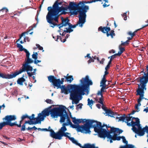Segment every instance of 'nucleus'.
Returning <instances> with one entry per match:
<instances>
[{
    "label": "nucleus",
    "mask_w": 148,
    "mask_h": 148,
    "mask_svg": "<svg viewBox=\"0 0 148 148\" xmlns=\"http://www.w3.org/2000/svg\"><path fill=\"white\" fill-rule=\"evenodd\" d=\"M69 20L67 18H62L61 23L58 25V28L60 29H62L61 28L63 26H68L67 28L69 31H67V32H69V33L72 32L73 31L72 28H75L78 24H77L76 25H72L71 23H69Z\"/></svg>",
    "instance_id": "0eeeda50"
},
{
    "label": "nucleus",
    "mask_w": 148,
    "mask_h": 148,
    "mask_svg": "<svg viewBox=\"0 0 148 148\" xmlns=\"http://www.w3.org/2000/svg\"><path fill=\"white\" fill-rule=\"evenodd\" d=\"M127 126H132V130L133 132L135 133H137L138 132V128L139 129H140L141 128V125L140 124V120L138 118H136L135 122L132 120L131 122L129 123L127 122Z\"/></svg>",
    "instance_id": "ddd939ff"
},
{
    "label": "nucleus",
    "mask_w": 148,
    "mask_h": 148,
    "mask_svg": "<svg viewBox=\"0 0 148 148\" xmlns=\"http://www.w3.org/2000/svg\"><path fill=\"white\" fill-rule=\"evenodd\" d=\"M39 12H40V11H38L37 12V14L36 15V21H37V23H36V24H38V14L39 13Z\"/></svg>",
    "instance_id": "0e129e2a"
},
{
    "label": "nucleus",
    "mask_w": 148,
    "mask_h": 148,
    "mask_svg": "<svg viewBox=\"0 0 148 148\" xmlns=\"http://www.w3.org/2000/svg\"><path fill=\"white\" fill-rule=\"evenodd\" d=\"M38 54L37 52H34V53L32 55V58L34 59V60H37L38 58Z\"/></svg>",
    "instance_id": "79ce46f5"
},
{
    "label": "nucleus",
    "mask_w": 148,
    "mask_h": 148,
    "mask_svg": "<svg viewBox=\"0 0 148 148\" xmlns=\"http://www.w3.org/2000/svg\"><path fill=\"white\" fill-rule=\"evenodd\" d=\"M48 80L52 83L54 86L57 87V88H59L61 84H63L64 82V78H62L61 80L60 79H56V77L54 76L50 75L48 77Z\"/></svg>",
    "instance_id": "f8f14e48"
},
{
    "label": "nucleus",
    "mask_w": 148,
    "mask_h": 148,
    "mask_svg": "<svg viewBox=\"0 0 148 148\" xmlns=\"http://www.w3.org/2000/svg\"><path fill=\"white\" fill-rule=\"evenodd\" d=\"M79 10H68L67 11L65 10L66 11H69V12L70 13L71 15H77L79 13Z\"/></svg>",
    "instance_id": "c85d7f7f"
},
{
    "label": "nucleus",
    "mask_w": 148,
    "mask_h": 148,
    "mask_svg": "<svg viewBox=\"0 0 148 148\" xmlns=\"http://www.w3.org/2000/svg\"><path fill=\"white\" fill-rule=\"evenodd\" d=\"M120 148H135V146L132 145L128 144L126 145L121 146Z\"/></svg>",
    "instance_id": "e433bc0d"
},
{
    "label": "nucleus",
    "mask_w": 148,
    "mask_h": 148,
    "mask_svg": "<svg viewBox=\"0 0 148 148\" xmlns=\"http://www.w3.org/2000/svg\"><path fill=\"white\" fill-rule=\"evenodd\" d=\"M28 115L27 114H25V115H23V116H22L21 118L22 120H23L25 118H28Z\"/></svg>",
    "instance_id": "69168bd1"
},
{
    "label": "nucleus",
    "mask_w": 148,
    "mask_h": 148,
    "mask_svg": "<svg viewBox=\"0 0 148 148\" xmlns=\"http://www.w3.org/2000/svg\"><path fill=\"white\" fill-rule=\"evenodd\" d=\"M36 46L37 48H38L39 50H42V52H44V50H43V48L41 46L38 44H36Z\"/></svg>",
    "instance_id": "6e6d98bb"
},
{
    "label": "nucleus",
    "mask_w": 148,
    "mask_h": 148,
    "mask_svg": "<svg viewBox=\"0 0 148 148\" xmlns=\"http://www.w3.org/2000/svg\"><path fill=\"white\" fill-rule=\"evenodd\" d=\"M123 132V130L119 128L111 127L110 133L112 138H111L110 139V143H112V140H121V137L118 136L121 133Z\"/></svg>",
    "instance_id": "6e6552de"
},
{
    "label": "nucleus",
    "mask_w": 148,
    "mask_h": 148,
    "mask_svg": "<svg viewBox=\"0 0 148 148\" xmlns=\"http://www.w3.org/2000/svg\"><path fill=\"white\" fill-rule=\"evenodd\" d=\"M147 73H144V76H143L141 77H140V79H142L148 81V65L147 66L146 68Z\"/></svg>",
    "instance_id": "c756f323"
},
{
    "label": "nucleus",
    "mask_w": 148,
    "mask_h": 148,
    "mask_svg": "<svg viewBox=\"0 0 148 148\" xmlns=\"http://www.w3.org/2000/svg\"><path fill=\"white\" fill-rule=\"evenodd\" d=\"M138 132L136 133L137 134L140 136H142L144 135L145 133V130H143V128L142 129L141 127L140 129H139L138 128Z\"/></svg>",
    "instance_id": "7c9ffc66"
},
{
    "label": "nucleus",
    "mask_w": 148,
    "mask_h": 148,
    "mask_svg": "<svg viewBox=\"0 0 148 148\" xmlns=\"http://www.w3.org/2000/svg\"><path fill=\"white\" fill-rule=\"evenodd\" d=\"M143 95H140V97H139V98L137 100V101L138 103V104H136L135 106V109L136 110V111L137 112H139L140 110L139 107L141 106V103H140L141 101L143 100Z\"/></svg>",
    "instance_id": "aec40b11"
},
{
    "label": "nucleus",
    "mask_w": 148,
    "mask_h": 148,
    "mask_svg": "<svg viewBox=\"0 0 148 148\" xmlns=\"http://www.w3.org/2000/svg\"><path fill=\"white\" fill-rule=\"evenodd\" d=\"M121 137V138L122 139L123 142L125 144H127L128 143V142L127 140H126L124 136H122Z\"/></svg>",
    "instance_id": "5fc2aeb1"
},
{
    "label": "nucleus",
    "mask_w": 148,
    "mask_h": 148,
    "mask_svg": "<svg viewBox=\"0 0 148 148\" xmlns=\"http://www.w3.org/2000/svg\"><path fill=\"white\" fill-rule=\"evenodd\" d=\"M143 130H145V132H146L148 135V126H146L145 127L143 128Z\"/></svg>",
    "instance_id": "774afa93"
},
{
    "label": "nucleus",
    "mask_w": 148,
    "mask_h": 148,
    "mask_svg": "<svg viewBox=\"0 0 148 148\" xmlns=\"http://www.w3.org/2000/svg\"><path fill=\"white\" fill-rule=\"evenodd\" d=\"M128 12V14H129V12H125L123 14H122V16L123 17L125 16L124 17V19L125 20H126L127 19V12Z\"/></svg>",
    "instance_id": "13d9d810"
},
{
    "label": "nucleus",
    "mask_w": 148,
    "mask_h": 148,
    "mask_svg": "<svg viewBox=\"0 0 148 148\" xmlns=\"http://www.w3.org/2000/svg\"><path fill=\"white\" fill-rule=\"evenodd\" d=\"M102 0H90V1H86V3H91L93 2H95L96 1H102Z\"/></svg>",
    "instance_id": "864d4df0"
},
{
    "label": "nucleus",
    "mask_w": 148,
    "mask_h": 148,
    "mask_svg": "<svg viewBox=\"0 0 148 148\" xmlns=\"http://www.w3.org/2000/svg\"><path fill=\"white\" fill-rule=\"evenodd\" d=\"M16 76H17V75L16 72L10 74H3L0 73V77H1L3 78L4 79H12L15 77Z\"/></svg>",
    "instance_id": "a211bd4d"
},
{
    "label": "nucleus",
    "mask_w": 148,
    "mask_h": 148,
    "mask_svg": "<svg viewBox=\"0 0 148 148\" xmlns=\"http://www.w3.org/2000/svg\"><path fill=\"white\" fill-rule=\"evenodd\" d=\"M140 84L138 85V89L136 90L137 93L136 95H139L140 97V95H143V99H145V100H147V98H145L144 97V90H146L147 89L146 88L147 84L148 82V81L140 79Z\"/></svg>",
    "instance_id": "423d86ee"
},
{
    "label": "nucleus",
    "mask_w": 148,
    "mask_h": 148,
    "mask_svg": "<svg viewBox=\"0 0 148 148\" xmlns=\"http://www.w3.org/2000/svg\"><path fill=\"white\" fill-rule=\"evenodd\" d=\"M79 84H71L70 86V99H74L75 103H78L82 98V95H88L90 91V87L93 84V82L89 79L88 75L82 78L80 80Z\"/></svg>",
    "instance_id": "f257e3e1"
},
{
    "label": "nucleus",
    "mask_w": 148,
    "mask_h": 148,
    "mask_svg": "<svg viewBox=\"0 0 148 148\" xmlns=\"http://www.w3.org/2000/svg\"><path fill=\"white\" fill-rule=\"evenodd\" d=\"M86 21V18L83 17H79L78 24L79 26L81 27L83 26L84 24Z\"/></svg>",
    "instance_id": "5701e85b"
},
{
    "label": "nucleus",
    "mask_w": 148,
    "mask_h": 148,
    "mask_svg": "<svg viewBox=\"0 0 148 148\" xmlns=\"http://www.w3.org/2000/svg\"><path fill=\"white\" fill-rule=\"evenodd\" d=\"M121 46L122 45H120L119 46V51L118 52V53H117V54H118L119 56H120L125 50L124 48L122 47Z\"/></svg>",
    "instance_id": "c9c22d12"
},
{
    "label": "nucleus",
    "mask_w": 148,
    "mask_h": 148,
    "mask_svg": "<svg viewBox=\"0 0 148 148\" xmlns=\"http://www.w3.org/2000/svg\"><path fill=\"white\" fill-rule=\"evenodd\" d=\"M115 116V118H116V119H119L118 121H122L123 122H125L126 123L127 122H129L131 121V117L130 116H126L125 114L123 115L122 116L120 117L117 116Z\"/></svg>",
    "instance_id": "dca6fc26"
},
{
    "label": "nucleus",
    "mask_w": 148,
    "mask_h": 148,
    "mask_svg": "<svg viewBox=\"0 0 148 148\" xmlns=\"http://www.w3.org/2000/svg\"><path fill=\"white\" fill-rule=\"evenodd\" d=\"M49 12L46 16V19L48 23H51V20L58 21L59 16L61 14H65V11L63 10H48Z\"/></svg>",
    "instance_id": "7ed1b4c3"
},
{
    "label": "nucleus",
    "mask_w": 148,
    "mask_h": 148,
    "mask_svg": "<svg viewBox=\"0 0 148 148\" xmlns=\"http://www.w3.org/2000/svg\"><path fill=\"white\" fill-rule=\"evenodd\" d=\"M137 30L136 31L134 32L133 33H132L130 31L128 33V34L130 35L132 37H133L135 35V33L137 32Z\"/></svg>",
    "instance_id": "603ef678"
},
{
    "label": "nucleus",
    "mask_w": 148,
    "mask_h": 148,
    "mask_svg": "<svg viewBox=\"0 0 148 148\" xmlns=\"http://www.w3.org/2000/svg\"><path fill=\"white\" fill-rule=\"evenodd\" d=\"M86 1H82L77 3L73 1L70 2L67 6L68 9H88V6L85 5Z\"/></svg>",
    "instance_id": "20e7f679"
},
{
    "label": "nucleus",
    "mask_w": 148,
    "mask_h": 148,
    "mask_svg": "<svg viewBox=\"0 0 148 148\" xmlns=\"http://www.w3.org/2000/svg\"><path fill=\"white\" fill-rule=\"evenodd\" d=\"M98 31H100L103 33H108V32L110 30V28L107 27H103L100 26L98 29Z\"/></svg>",
    "instance_id": "a878e982"
},
{
    "label": "nucleus",
    "mask_w": 148,
    "mask_h": 148,
    "mask_svg": "<svg viewBox=\"0 0 148 148\" xmlns=\"http://www.w3.org/2000/svg\"><path fill=\"white\" fill-rule=\"evenodd\" d=\"M81 147H81L82 148H95V144H91L89 143L86 144L84 145L83 147L81 146Z\"/></svg>",
    "instance_id": "cd10ccee"
},
{
    "label": "nucleus",
    "mask_w": 148,
    "mask_h": 148,
    "mask_svg": "<svg viewBox=\"0 0 148 148\" xmlns=\"http://www.w3.org/2000/svg\"><path fill=\"white\" fill-rule=\"evenodd\" d=\"M106 80H101V82H100V85H103L105 84L106 82Z\"/></svg>",
    "instance_id": "338daca9"
},
{
    "label": "nucleus",
    "mask_w": 148,
    "mask_h": 148,
    "mask_svg": "<svg viewBox=\"0 0 148 148\" xmlns=\"http://www.w3.org/2000/svg\"><path fill=\"white\" fill-rule=\"evenodd\" d=\"M34 117L35 115L34 114H32L31 116H28V119L30 120H35V119L36 120V118H35Z\"/></svg>",
    "instance_id": "3c124183"
},
{
    "label": "nucleus",
    "mask_w": 148,
    "mask_h": 148,
    "mask_svg": "<svg viewBox=\"0 0 148 148\" xmlns=\"http://www.w3.org/2000/svg\"><path fill=\"white\" fill-rule=\"evenodd\" d=\"M67 31H69L67 29V27H64V30L63 33L62 34V36H64L66 33H69V32H67Z\"/></svg>",
    "instance_id": "de8ad7c7"
},
{
    "label": "nucleus",
    "mask_w": 148,
    "mask_h": 148,
    "mask_svg": "<svg viewBox=\"0 0 148 148\" xmlns=\"http://www.w3.org/2000/svg\"><path fill=\"white\" fill-rule=\"evenodd\" d=\"M57 5L56 4V1L52 7L51 6L48 7L47 9H56L57 7Z\"/></svg>",
    "instance_id": "ea45409f"
},
{
    "label": "nucleus",
    "mask_w": 148,
    "mask_h": 148,
    "mask_svg": "<svg viewBox=\"0 0 148 148\" xmlns=\"http://www.w3.org/2000/svg\"><path fill=\"white\" fill-rule=\"evenodd\" d=\"M79 10V17H83L86 18V13L87 12V10Z\"/></svg>",
    "instance_id": "bb28decb"
},
{
    "label": "nucleus",
    "mask_w": 148,
    "mask_h": 148,
    "mask_svg": "<svg viewBox=\"0 0 148 148\" xmlns=\"http://www.w3.org/2000/svg\"><path fill=\"white\" fill-rule=\"evenodd\" d=\"M27 69H26V70L25 71H26L27 72V73L28 74L29 77H31L32 76V75H35L36 74V72L35 71H34L30 73L29 72V71H27Z\"/></svg>",
    "instance_id": "4c0bfd02"
},
{
    "label": "nucleus",
    "mask_w": 148,
    "mask_h": 148,
    "mask_svg": "<svg viewBox=\"0 0 148 148\" xmlns=\"http://www.w3.org/2000/svg\"><path fill=\"white\" fill-rule=\"evenodd\" d=\"M121 42H122L121 44V45H124L126 44H129V40H127L125 42H122V41H121Z\"/></svg>",
    "instance_id": "680f3d73"
},
{
    "label": "nucleus",
    "mask_w": 148,
    "mask_h": 148,
    "mask_svg": "<svg viewBox=\"0 0 148 148\" xmlns=\"http://www.w3.org/2000/svg\"><path fill=\"white\" fill-rule=\"evenodd\" d=\"M70 125L71 127L73 128H77V130L78 132H79L80 126L79 125H73L72 123V125Z\"/></svg>",
    "instance_id": "a19ab883"
},
{
    "label": "nucleus",
    "mask_w": 148,
    "mask_h": 148,
    "mask_svg": "<svg viewBox=\"0 0 148 148\" xmlns=\"http://www.w3.org/2000/svg\"><path fill=\"white\" fill-rule=\"evenodd\" d=\"M54 21V20H51V23H49L50 24V26L51 27H54L56 25H57L58 27V25H56L55 23L53 22V21ZM59 24H58V25Z\"/></svg>",
    "instance_id": "09e8293b"
},
{
    "label": "nucleus",
    "mask_w": 148,
    "mask_h": 148,
    "mask_svg": "<svg viewBox=\"0 0 148 148\" xmlns=\"http://www.w3.org/2000/svg\"><path fill=\"white\" fill-rule=\"evenodd\" d=\"M105 111L106 114H107L106 115H108L111 117L115 118V116L117 115L116 113H114L110 110L106 109Z\"/></svg>",
    "instance_id": "393cba45"
},
{
    "label": "nucleus",
    "mask_w": 148,
    "mask_h": 148,
    "mask_svg": "<svg viewBox=\"0 0 148 148\" xmlns=\"http://www.w3.org/2000/svg\"><path fill=\"white\" fill-rule=\"evenodd\" d=\"M87 101L88 105L89 106H90V107H91H91L92 106V105L93 104V100L92 99L90 100L89 98H88Z\"/></svg>",
    "instance_id": "58836bf2"
},
{
    "label": "nucleus",
    "mask_w": 148,
    "mask_h": 148,
    "mask_svg": "<svg viewBox=\"0 0 148 148\" xmlns=\"http://www.w3.org/2000/svg\"><path fill=\"white\" fill-rule=\"evenodd\" d=\"M16 119V117L15 115H8L3 118V120L7 121L6 122H10L11 121H15Z\"/></svg>",
    "instance_id": "6ab92c4d"
},
{
    "label": "nucleus",
    "mask_w": 148,
    "mask_h": 148,
    "mask_svg": "<svg viewBox=\"0 0 148 148\" xmlns=\"http://www.w3.org/2000/svg\"><path fill=\"white\" fill-rule=\"evenodd\" d=\"M50 128V127H49L48 129H47V128H38V130H40V131H46V132L49 131H50V130H51V129L49 130Z\"/></svg>",
    "instance_id": "c03bdc74"
},
{
    "label": "nucleus",
    "mask_w": 148,
    "mask_h": 148,
    "mask_svg": "<svg viewBox=\"0 0 148 148\" xmlns=\"http://www.w3.org/2000/svg\"><path fill=\"white\" fill-rule=\"evenodd\" d=\"M66 123L69 124V125H71L72 124V123L71 122V120L70 119H69V116L66 119Z\"/></svg>",
    "instance_id": "052dcab7"
},
{
    "label": "nucleus",
    "mask_w": 148,
    "mask_h": 148,
    "mask_svg": "<svg viewBox=\"0 0 148 148\" xmlns=\"http://www.w3.org/2000/svg\"><path fill=\"white\" fill-rule=\"evenodd\" d=\"M72 121L75 124L78 125L82 122L81 119H76L75 117L72 118Z\"/></svg>",
    "instance_id": "72a5a7b5"
},
{
    "label": "nucleus",
    "mask_w": 148,
    "mask_h": 148,
    "mask_svg": "<svg viewBox=\"0 0 148 148\" xmlns=\"http://www.w3.org/2000/svg\"><path fill=\"white\" fill-rule=\"evenodd\" d=\"M26 53V57L27 58H29L30 56V53L26 49H24V51Z\"/></svg>",
    "instance_id": "4d7b16f0"
},
{
    "label": "nucleus",
    "mask_w": 148,
    "mask_h": 148,
    "mask_svg": "<svg viewBox=\"0 0 148 148\" xmlns=\"http://www.w3.org/2000/svg\"><path fill=\"white\" fill-rule=\"evenodd\" d=\"M47 112L46 111H42L41 113L38 114V116L36 118V121H33L32 120L26 121L25 124L28 123L29 125L36 124L38 123H41V121H43L45 118V114H48Z\"/></svg>",
    "instance_id": "9b49d317"
},
{
    "label": "nucleus",
    "mask_w": 148,
    "mask_h": 148,
    "mask_svg": "<svg viewBox=\"0 0 148 148\" xmlns=\"http://www.w3.org/2000/svg\"><path fill=\"white\" fill-rule=\"evenodd\" d=\"M104 126V125H101L97 129V131L95 132L97 133L99 136L101 138L104 139L107 137V141H109L110 140V139L111 138V134H110V132L107 131L106 129L103 128Z\"/></svg>",
    "instance_id": "1a4fd4ad"
},
{
    "label": "nucleus",
    "mask_w": 148,
    "mask_h": 148,
    "mask_svg": "<svg viewBox=\"0 0 148 148\" xmlns=\"http://www.w3.org/2000/svg\"><path fill=\"white\" fill-rule=\"evenodd\" d=\"M57 38L55 40L56 41H58V39L59 38H60V40H61V41L63 42H65L66 41V38H65L63 39V41H62L61 40V38L60 37V36H59L58 35L57 36Z\"/></svg>",
    "instance_id": "bf43d9fd"
},
{
    "label": "nucleus",
    "mask_w": 148,
    "mask_h": 148,
    "mask_svg": "<svg viewBox=\"0 0 148 148\" xmlns=\"http://www.w3.org/2000/svg\"><path fill=\"white\" fill-rule=\"evenodd\" d=\"M71 85H70L69 86V89L68 90L67 88H66L65 86L62 85L61 86L60 85V86L59 88H61V90L62 92V93H64V94H68L69 93V92H70L69 90H71L70 89V86Z\"/></svg>",
    "instance_id": "b1692460"
},
{
    "label": "nucleus",
    "mask_w": 148,
    "mask_h": 148,
    "mask_svg": "<svg viewBox=\"0 0 148 148\" xmlns=\"http://www.w3.org/2000/svg\"><path fill=\"white\" fill-rule=\"evenodd\" d=\"M24 75L21 78H19L17 81V83L18 84H19L21 85H23V83L25 81V79L23 78L24 77Z\"/></svg>",
    "instance_id": "2f4dec72"
},
{
    "label": "nucleus",
    "mask_w": 148,
    "mask_h": 148,
    "mask_svg": "<svg viewBox=\"0 0 148 148\" xmlns=\"http://www.w3.org/2000/svg\"><path fill=\"white\" fill-rule=\"evenodd\" d=\"M34 62V61L31 58H30L29 57L27 58L26 62L23 65L22 69H20L18 71H15L17 75L23 72H25L27 69L28 70L27 71H32L33 70V67L29 64L33 63Z\"/></svg>",
    "instance_id": "9d476101"
},
{
    "label": "nucleus",
    "mask_w": 148,
    "mask_h": 148,
    "mask_svg": "<svg viewBox=\"0 0 148 148\" xmlns=\"http://www.w3.org/2000/svg\"><path fill=\"white\" fill-rule=\"evenodd\" d=\"M7 125H9L11 126H13L14 125H17V122L15 121L14 123H11L9 122H6Z\"/></svg>",
    "instance_id": "a18cd8bd"
},
{
    "label": "nucleus",
    "mask_w": 148,
    "mask_h": 148,
    "mask_svg": "<svg viewBox=\"0 0 148 148\" xmlns=\"http://www.w3.org/2000/svg\"><path fill=\"white\" fill-rule=\"evenodd\" d=\"M87 121L84 125L80 126L79 132L85 134H90L91 132L90 130L91 127Z\"/></svg>",
    "instance_id": "2eb2a0df"
},
{
    "label": "nucleus",
    "mask_w": 148,
    "mask_h": 148,
    "mask_svg": "<svg viewBox=\"0 0 148 148\" xmlns=\"http://www.w3.org/2000/svg\"><path fill=\"white\" fill-rule=\"evenodd\" d=\"M107 36L108 37L109 36H111L112 38H113V36H114L115 34L114 33V30H111V32H110V34L108 33H107Z\"/></svg>",
    "instance_id": "49530a36"
},
{
    "label": "nucleus",
    "mask_w": 148,
    "mask_h": 148,
    "mask_svg": "<svg viewBox=\"0 0 148 148\" xmlns=\"http://www.w3.org/2000/svg\"><path fill=\"white\" fill-rule=\"evenodd\" d=\"M45 101L47 103H49L50 104H52L53 103V101L51 99H47Z\"/></svg>",
    "instance_id": "e2e57ef3"
},
{
    "label": "nucleus",
    "mask_w": 148,
    "mask_h": 148,
    "mask_svg": "<svg viewBox=\"0 0 148 148\" xmlns=\"http://www.w3.org/2000/svg\"><path fill=\"white\" fill-rule=\"evenodd\" d=\"M63 106L59 108H55L50 110H49L48 109H46L43 111H46L48 114H45V117L46 116H48L49 114H50L51 116L53 118H57L58 116H60V113L61 112H63L64 111L63 110Z\"/></svg>",
    "instance_id": "39448f33"
},
{
    "label": "nucleus",
    "mask_w": 148,
    "mask_h": 148,
    "mask_svg": "<svg viewBox=\"0 0 148 148\" xmlns=\"http://www.w3.org/2000/svg\"><path fill=\"white\" fill-rule=\"evenodd\" d=\"M7 125L6 122H4L0 123V129H1L5 125Z\"/></svg>",
    "instance_id": "8fccbe9b"
},
{
    "label": "nucleus",
    "mask_w": 148,
    "mask_h": 148,
    "mask_svg": "<svg viewBox=\"0 0 148 148\" xmlns=\"http://www.w3.org/2000/svg\"><path fill=\"white\" fill-rule=\"evenodd\" d=\"M67 123H64L62 124V127L59 130L58 132L55 133L52 129L50 130V136L55 139L61 140L62 137L64 136L68 138L73 144L81 147V145L78 143L77 140H75L73 137H71V134L68 132H65L67 129L66 126L69 125Z\"/></svg>",
    "instance_id": "f03ea898"
},
{
    "label": "nucleus",
    "mask_w": 148,
    "mask_h": 148,
    "mask_svg": "<svg viewBox=\"0 0 148 148\" xmlns=\"http://www.w3.org/2000/svg\"><path fill=\"white\" fill-rule=\"evenodd\" d=\"M87 121L89 123L91 128H94L95 132L97 131V129L102 125L101 123L94 120L88 119Z\"/></svg>",
    "instance_id": "4468645a"
},
{
    "label": "nucleus",
    "mask_w": 148,
    "mask_h": 148,
    "mask_svg": "<svg viewBox=\"0 0 148 148\" xmlns=\"http://www.w3.org/2000/svg\"><path fill=\"white\" fill-rule=\"evenodd\" d=\"M17 47L19 48L20 51H24V49H25L23 48V46L20 44L17 43Z\"/></svg>",
    "instance_id": "37998d69"
},
{
    "label": "nucleus",
    "mask_w": 148,
    "mask_h": 148,
    "mask_svg": "<svg viewBox=\"0 0 148 148\" xmlns=\"http://www.w3.org/2000/svg\"><path fill=\"white\" fill-rule=\"evenodd\" d=\"M64 77L66 78V81L71 83L73 80V76L72 75H70L68 76H64Z\"/></svg>",
    "instance_id": "f704fd0d"
},
{
    "label": "nucleus",
    "mask_w": 148,
    "mask_h": 148,
    "mask_svg": "<svg viewBox=\"0 0 148 148\" xmlns=\"http://www.w3.org/2000/svg\"><path fill=\"white\" fill-rule=\"evenodd\" d=\"M56 2L57 6L56 9H68L67 6L64 7L63 6V4L62 1L59 2V0H57Z\"/></svg>",
    "instance_id": "4be33fe9"
},
{
    "label": "nucleus",
    "mask_w": 148,
    "mask_h": 148,
    "mask_svg": "<svg viewBox=\"0 0 148 148\" xmlns=\"http://www.w3.org/2000/svg\"><path fill=\"white\" fill-rule=\"evenodd\" d=\"M65 108L64 106H63V110H64V111L63 112H61L60 113V116H59L60 117V121L61 123L64 122L65 119H66L68 116L67 113L65 109Z\"/></svg>",
    "instance_id": "f3484780"
},
{
    "label": "nucleus",
    "mask_w": 148,
    "mask_h": 148,
    "mask_svg": "<svg viewBox=\"0 0 148 148\" xmlns=\"http://www.w3.org/2000/svg\"><path fill=\"white\" fill-rule=\"evenodd\" d=\"M100 86L101 87L100 90H99L97 93V95L98 96L100 95L101 97H103V92L105 91V90L107 89V88H106V84L105 83V84L103 85H100Z\"/></svg>",
    "instance_id": "412c9836"
},
{
    "label": "nucleus",
    "mask_w": 148,
    "mask_h": 148,
    "mask_svg": "<svg viewBox=\"0 0 148 148\" xmlns=\"http://www.w3.org/2000/svg\"><path fill=\"white\" fill-rule=\"evenodd\" d=\"M103 97H100L99 99V100L98 101V102L99 103H100L101 104L102 106V109L104 110V111L106 109V108L104 106L103 101Z\"/></svg>",
    "instance_id": "473e14b6"
}]
</instances>
